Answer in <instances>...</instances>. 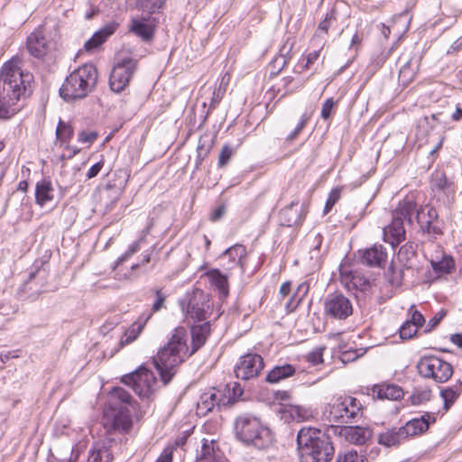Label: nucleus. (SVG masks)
<instances>
[{
  "label": "nucleus",
  "instance_id": "1",
  "mask_svg": "<svg viewBox=\"0 0 462 462\" xmlns=\"http://www.w3.org/2000/svg\"><path fill=\"white\" fill-rule=\"evenodd\" d=\"M18 58L5 63L0 72V118L9 119L19 110L18 102L26 92H31L33 77L24 72Z\"/></svg>",
  "mask_w": 462,
  "mask_h": 462
},
{
  "label": "nucleus",
  "instance_id": "2",
  "mask_svg": "<svg viewBox=\"0 0 462 462\" xmlns=\"http://www.w3.org/2000/svg\"><path fill=\"white\" fill-rule=\"evenodd\" d=\"M188 340L187 330L183 327L176 328L167 345L161 348L153 358V365L164 384L171 380L176 373V367L192 356Z\"/></svg>",
  "mask_w": 462,
  "mask_h": 462
},
{
  "label": "nucleus",
  "instance_id": "3",
  "mask_svg": "<svg viewBox=\"0 0 462 462\" xmlns=\"http://www.w3.org/2000/svg\"><path fill=\"white\" fill-rule=\"evenodd\" d=\"M296 440L301 462H329L334 456L329 437L318 429L302 428Z\"/></svg>",
  "mask_w": 462,
  "mask_h": 462
},
{
  "label": "nucleus",
  "instance_id": "4",
  "mask_svg": "<svg viewBox=\"0 0 462 462\" xmlns=\"http://www.w3.org/2000/svg\"><path fill=\"white\" fill-rule=\"evenodd\" d=\"M97 78V68L91 63H85L65 79L60 95L67 102L82 99L94 90Z\"/></svg>",
  "mask_w": 462,
  "mask_h": 462
},
{
  "label": "nucleus",
  "instance_id": "5",
  "mask_svg": "<svg viewBox=\"0 0 462 462\" xmlns=\"http://www.w3.org/2000/svg\"><path fill=\"white\" fill-rule=\"evenodd\" d=\"M236 438L246 445H253L258 449L269 448L273 441L271 430L261 420L252 415L243 414L235 421Z\"/></svg>",
  "mask_w": 462,
  "mask_h": 462
},
{
  "label": "nucleus",
  "instance_id": "6",
  "mask_svg": "<svg viewBox=\"0 0 462 462\" xmlns=\"http://www.w3.org/2000/svg\"><path fill=\"white\" fill-rule=\"evenodd\" d=\"M416 211V202L411 199L400 201L392 213V222L383 228L384 241L393 246L399 245L405 239L403 221L412 223V216Z\"/></svg>",
  "mask_w": 462,
  "mask_h": 462
},
{
  "label": "nucleus",
  "instance_id": "7",
  "mask_svg": "<svg viewBox=\"0 0 462 462\" xmlns=\"http://www.w3.org/2000/svg\"><path fill=\"white\" fill-rule=\"evenodd\" d=\"M362 410L363 406L356 398L339 397L330 405L328 419L338 424L354 423L362 417Z\"/></svg>",
  "mask_w": 462,
  "mask_h": 462
},
{
  "label": "nucleus",
  "instance_id": "8",
  "mask_svg": "<svg viewBox=\"0 0 462 462\" xmlns=\"http://www.w3.org/2000/svg\"><path fill=\"white\" fill-rule=\"evenodd\" d=\"M138 66V60L131 56L118 55L109 77L112 91L119 93L130 83Z\"/></svg>",
  "mask_w": 462,
  "mask_h": 462
},
{
  "label": "nucleus",
  "instance_id": "9",
  "mask_svg": "<svg viewBox=\"0 0 462 462\" xmlns=\"http://www.w3.org/2000/svg\"><path fill=\"white\" fill-rule=\"evenodd\" d=\"M417 369L422 377L439 383H446L453 374L452 365L434 356L421 357L417 364Z\"/></svg>",
  "mask_w": 462,
  "mask_h": 462
},
{
  "label": "nucleus",
  "instance_id": "10",
  "mask_svg": "<svg viewBox=\"0 0 462 462\" xmlns=\"http://www.w3.org/2000/svg\"><path fill=\"white\" fill-rule=\"evenodd\" d=\"M121 381L130 386L138 396L147 399L153 394L157 385L154 374L143 366L124 375Z\"/></svg>",
  "mask_w": 462,
  "mask_h": 462
},
{
  "label": "nucleus",
  "instance_id": "11",
  "mask_svg": "<svg viewBox=\"0 0 462 462\" xmlns=\"http://www.w3.org/2000/svg\"><path fill=\"white\" fill-rule=\"evenodd\" d=\"M181 305L189 318L199 321L207 319L212 310L209 295L199 288L187 292Z\"/></svg>",
  "mask_w": 462,
  "mask_h": 462
},
{
  "label": "nucleus",
  "instance_id": "12",
  "mask_svg": "<svg viewBox=\"0 0 462 462\" xmlns=\"http://www.w3.org/2000/svg\"><path fill=\"white\" fill-rule=\"evenodd\" d=\"M234 388L233 396L230 395V390L211 388L200 395L199 402L197 404V411L199 414L206 415L217 406H226L236 401V390L239 391V395L242 394L240 387Z\"/></svg>",
  "mask_w": 462,
  "mask_h": 462
},
{
  "label": "nucleus",
  "instance_id": "13",
  "mask_svg": "<svg viewBox=\"0 0 462 462\" xmlns=\"http://www.w3.org/2000/svg\"><path fill=\"white\" fill-rule=\"evenodd\" d=\"M416 219L423 235L436 238L442 234V222L439 218L437 209L430 205L416 208Z\"/></svg>",
  "mask_w": 462,
  "mask_h": 462
},
{
  "label": "nucleus",
  "instance_id": "14",
  "mask_svg": "<svg viewBox=\"0 0 462 462\" xmlns=\"http://www.w3.org/2000/svg\"><path fill=\"white\" fill-rule=\"evenodd\" d=\"M103 423L109 430L127 432L132 428V417L128 407L109 408L104 412Z\"/></svg>",
  "mask_w": 462,
  "mask_h": 462
},
{
  "label": "nucleus",
  "instance_id": "15",
  "mask_svg": "<svg viewBox=\"0 0 462 462\" xmlns=\"http://www.w3.org/2000/svg\"><path fill=\"white\" fill-rule=\"evenodd\" d=\"M263 365V359L260 355L250 353L240 357L234 372L237 378L250 380L259 375Z\"/></svg>",
  "mask_w": 462,
  "mask_h": 462
},
{
  "label": "nucleus",
  "instance_id": "16",
  "mask_svg": "<svg viewBox=\"0 0 462 462\" xmlns=\"http://www.w3.org/2000/svg\"><path fill=\"white\" fill-rule=\"evenodd\" d=\"M325 312L332 318L346 319L353 312L350 300L343 294L328 295L325 301Z\"/></svg>",
  "mask_w": 462,
  "mask_h": 462
},
{
  "label": "nucleus",
  "instance_id": "17",
  "mask_svg": "<svg viewBox=\"0 0 462 462\" xmlns=\"http://www.w3.org/2000/svg\"><path fill=\"white\" fill-rule=\"evenodd\" d=\"M307 208L304 204L299 205L298 200L291 201L280 211V221L282 226H293L300 225L305 218Z\"/></svg>",
  "mask_w": 462,
  "mask_h": 462
},
{
  "label": "nucleus",
  "instance_id": "18",
  "mask_svg": "<svg viewBox=\"0 0 462 462\" xmlns=\"http://www.w3.org/2000/svg\"><path fill=\"white\" fill-rule=\"evenodd\" d=\"M338 434L346 440L356 445H363L372 437V430L368 427L345 426Z\"/></svg>",
  "mask_w": 462,
  "mask_h": 462
},
{
  "label": "nucleus",
  "instance_id": "19",
  "mask_svg": "<svg viewBox=\"0 0 462 462\" xmlns=\"http://www.w3.org/2000/svg\"><path fill=\"white\" fill-rule=\"evenodd\" d=\"M435 422V418L431 417L429 413L421 415L420 418L410 420L402 426L406 439L425 432L430 423Z\"/></svg>",
  "mask_w": 462,
  "mask_h": 462
},
{
  "label": "nucleus",
  "instance_id": "20",
  "mask_svg": "<svg viewBox=\"0 0 462 462\" xmlns=\"http://www.w3.org/2000/svg\"><path fill=\"white\" fill-rule=\"evenodd\" d=\"M399 62L402 63L399 71V81L403 85H407L411 82L416 76L420 66V59L402 55L399 58Z\"/></svg>",
  "mask_w": 462,
  "mask_h": 462
},
{
  "label": "nucleus",
  "instance_id": "21",
  "mask_svg": "<svg viewBox=\"0 0 462 462\" xmlns=\"http://www.w3.org/2000/svg\"><path fill=\"white\" fill-rule=\"evenodd\" d=\"M151 317L152 313H149L145 316L142 315L141 317H139V319L125 331L124 335L122 336L118 343V348L116 349V351L122 348L124 346L134 342L138 337L140 333L143 331L145 324L147 323Z\"/></svg>",
  "mask_w": 462,
  "mask_h": 462
},
{
  "label": "nucleus",
  "instance_id": "22",
  "mask_svg": "<svg viewBox=\"0 0 462 462\" xmlns=\"http://www.w3.org/2000/svg\"><path fill=\"white\" fill-rule=\"evenodd\" d=\"M27 50L35 58H42L48 50L47 41L42 31H34L27 38Z\"/></svg>",
  "mask_w": 462,
  "mask_h": 462
},
{
  "label": "nucleus",
  "instance_id": "23",
  "mask_svg": "<svg viewBox=\"0 0 462 462\" xmlns=\"http://www.w3.org/2000/svg\"><path fill=\"white\" fill-rule=\"evenodd\" d=\"M387 261V253L383 245L367 248L362 255V262L371 267H383Z\"/></svg>",
  "mask_w": 462,
  "mask_h": 462
},
{
  "label": "nucleus",
  "instance_id": "24",
  "mask_svg": "<svg viewBox=\"0 0 462 462\" xmlns=\"http://www.w3.org/2000/svg\"><path fill=\"white\" fill-rule=\"evenodd\" d=\"M117 27L118 23L116 22H111L106 24L99 31L96 32L94 35L85 42L84 48L88 51L97 48L116 32Z\"/></svg>",
  "mask_w": 462,
  "mask_h": 462
},
{
  "label": "nucleus",
  "instance_id": "25",
  "mask_svg": "<svg viewBox=\"0 0 462 462\" xmlns=\"http://www.w3.org/2000/svg\"><path fill=\"white\" fill-rule=\"evenodd\" d=\"M191 355L197 352L205 343L210 333L209 322L194 325L191 328Z\"/></svg>",
  "mask_w": 462,
  "mask_h": 462
},
{
  "label": "nucleus",
  "instance_id": "26",
  "mask_svg": "<svg viewBox=\"0 0 462 462\" xmlns=\"http://www.w3.org/2000/svg\"><path fill=\"white\" fill-rule=\"evenodd\" d=\"M378 443L384 447H393L400 445L406 440L405 435L402 427L387 429L385 431L381 432L377 438Z\"/></svg>",
  "mask_w": 462,
  "mask_h": 462
},
{
  "label": "nucleus",
  "instance_id": "27",
  "mask_svg": "<svg viewBox=\"0 0 462 462\" xmlns=\"http://www.w3.org/2000/svg\"><path fill=\"white\" fill-rule=\"evenodd\" d=\"M210 286L217 290L222 297L228 295V281L227 276L220 273L218 269H211L205 273Z\"/></svg>",
  "mask_w": 462,
  "mask_h": 462
},
{
  "label": "nucleus",
  "instance_id": "28",
  "mask_svg": "<svg viewBox=\"0 0 462 462\" xmlns=\"http://www.w3.org/2000/svg\"><path fill=\"white\" fill-rule=\"evenodd\" d=\"M109 406L116 409L129 406L134 409V402L132 395L126 390L116 387L110 393Z\"/></svg>",
  "mask_w": 462,
  "mask_h": 462
},
{
  "label": "nucleus",
  "instance_id": "29",
  "mask_svg": "<svg viewBox=\"0 0 462 462\" xmlns=\"http://www.w3.org/2000/svg\"><path fill=\"white\" fill-rule=\"evenodd\" d=\"M245 248L242 245L237 244L227 248L221 257L223 260L228 259V263L224 264V266H226V269L231 270L240 265L243 257L245 256Z\"/></svg>",
  "mask_w": 462,
  "mask_h": 462
},
{
  "label": "nucleus",
  "instance_id": "30",
  "mask_svg": "<svg viewBox=\"0 0 462 462\" xmlns=\"http://www.w3.org/2000/svg\"><path fill=\"white\" fill-rule=\"evenodd\" d=\"M295 367L290 364L276 365L266 374L265 381L269 383H277L295 374Z\"/></svg>",
  "mask_w": 462,
  "mask_h": 462
},
{
  "label": "nucleus",
  "instance_id": "31",
  "mask_svg": "<svg viewBox=\"0 0 462 462\" xmlns=\"http://www.w3.org/2000/svg\"><path fill=\"white\" fill-rule=\"evenodd\" d=\"M199 462H223L220 451L214 440L203 439Z\"/></svg>",
  "mask_w": 462,
  "mask_h": 462
},
{
  "label": "nucleus",
  "instance_id": "32",
  "mask_svg": "<svg viewBox=\"0 0 462 462\" xmlns=\"http://www.w3.org/2000/svg\"><path fill=\"white\" fill-rule=\"evenodd\" d=\"M462 393V383H457L440 390L439 395L443 401V409L448 411Z\"/></svg>",
  "mask_w": 462,
  "mask_h": 462
},
{
  "label": "nucleus",
  "instance_id": "33",
  "mask_svg": "<svg viewBox=\"0 0 462 462\" xmlns=\"http://www.w3.org/2000/svg\"><path fill=\"white\" fill-rule=\"evenodd\" d=\"M53 188L51 182L48 180H42L37 182L35 187V199L36 202L43 206L46 202L52 200L53 199Z\"/></svg>",
  "mask_w": 462,
  "mask_h": 462
},
{
  "label": "nucleus",
  "instance_id": "34",
  "mask_svg": "<svg viewBox=\"0 0 462 462\" xmlns=\"http://www.w3.org/2000/svg\"><path fill=\"white\" fill-rule=\"evenodd\" d=\"M131 32L142 38L143 41H149L153 36V28L151 24L143 20L134 18L130 27Z\"/></svg>",
  "mask_w": 462,
  "mask_h": 462
},
{
  "label": "nucleus",
  "instance_id": "35",
  "mask_svg": "<svg viewBox=\"0 0 462 462\" xmlns=\"http://www.w3.org/2000/svg\"><path fill=\"white\" fill-rule=\"evenodd\" d=\"M403 394V390L396 384L381 385L378 390V397L381 399L399 400Z\"/></svg>",
  "mask_w": 462,
  "mask_h": 462
},
{
  "label": "nucleus",
  "instance_id": "36",
  "mask_svg": "<svg viewBox=\"0 0 462 462\" xmlns=\"http://www.w3.org/2000/svg\"><path fill=\"white\" fill-rule=\"evenodd\" d=\"M432 269L439 275L450 273L455 268V262L451 256L444 255L439 261L430 262Z\"/></svg>",
  "mask_w": 462,
  "mask_h": 462
},
{
  "label": "nucleus",
  "instance_id": "37",
  "mask_svg": "<svg viewBox=\"0 0 462 462\" xmlns=\"http://www.w3.org/2000/svg\"><path fill=\"white\" fill-rule=\"evenodd\" d=\"M146 233L143 231L141 236L134 241L127 249V251L122 254L116 262L115 269L117 268L121 263L130 258L134 254L141 249V246L145 243Z\"/></svg>",
  "mask_w": 462,
  "mask_h": 462
},
{
  "label": "nucleus",
  "instance_id": "38",
  "mask_svg": "<svg viewBox=\"0 0 462 462\" xmlns=\"http://www.w3.org/2000/svg\"><path fill=\"white\" fill-rule=\"evenodd\" d=\"M56 136L61 144H68L73 136V128L69 124L60 120L56 129Z\"/></svg>",
  "mask_w": 462,
  "mask_h": 462
},
{
  "label": "nucleus",
  "instance_id": "39",
  "mask_svg": "<svg viewBox=\"0 0 462 462\" xmlns=\"http://www.w3.org/2000/svg\"><path fill=\"white\" fill-rule=\"evenodd\" d=\"M430 397L431 391L430 389H416L410 396V399L412 405H420L430 401Z\"/></svg>",
  "mask_w": 462,
  "mask_h": 462
},
{
  "label": "nucleus",
  "instance_id": "40",
  "mask_svg": "<svg viewBox=\"0 0 462 462\" xmlns=\"http://www.w3.org/2000/svg\"><path fill=\"white\" fill-rule=\"evenodd\" d=\"M112 460V454L106 448H102L97 450H93L88 459V462H110Z\"/></svg>",
  "mask_w": 462,
  "mask_h": 462
},
{
  "label": "nucleus",
  "instance_id": "41",
  "mask_svg": "<svg viewBox=\"0 0 462 462\" xmlns=\"http://www.w3.org/2000/svg\"><path fill=\"white\" fill-rule=\"evenodd\" d=\"M165 0H137L139 7L149 14L155 13L161 9Z\"/></svg>",
  "mask_w": 462,
  "mask_h": 462
},
{
  "label": "nucleus",
  "instance_id": "42",
  "mask_svg": "<svg viewBox=\"0 0 462 462\" xmlns=\"http://www.w3.org/2000/svg\"><path fill=\"white\" fill-rule=\"evenodd\" d=\"M336 20V10L332 8L326 14L325 18L319 23L317 32H322L327 34L328 32V29Z\"/></svg>",
  "mask_w": 462,
  "mask_h": 462
},
{
  "label": "nucleus",
  "instance_id": "43",
  "mask_svg": "<svg viewBox=\"0 0 462 462\" xmlns=\"http://www.w3.org/2000/svg\"><path fill=\"white\" fill-rule=\"evenodd\" d=\"M325 348L326 347L322 346H317L308 354L307 360L313 365H317L323 363V352Z\"/></svg>",
  "mask_w": 462,
  "mask_h": 462
},
{
  "label": "nucleus",
  "instance_id": "44",
  "mask_svg": "<svg viewBox=\"0 0 462 462\" xmlns=\"http://www.w3.org/2000/svg\"><path fill=\"white\" fill-rule=\"evenodd\" d=\"M155 300L152 305V312H158L164 308L166 294L161 289L154 290Z\"/></svg>",
  "mask_w": 462,
  "mask_h": 462
},
{
  "label": "nucleus",
  "instance_id": "45",
  "mask_svg": "<svg viewBox=\"0 0 462 462\" xmlns=\"http://www.w3.org/2000/svg\"><path fill=\"white\" fill-rule=\"evenodd\" d=\"M417 330L418 328L407 320L400 328V337L402 339H410L417 333Z\"/></svg>",
  "mask_w": 462,
  "mask_h": 462
},
{
  "label": "nucleus",
  "instance_id": "46",
  "mask_svg": "<svg viewBox=\"0 0 462 462\" xmlns=\"http://www.w3.org/2000/svg\"><path fill=\"white\" fill-rule=\"evenodd\" d=\"M232 155H233V149L227 144L224 145L219 152V155H218V162H217L218 167L226 166L228 163V162L230 161Z\"/></svg>",
  "mask_w": 462,
  "mask_h": 462
},
{
  "label": "nucleus",
  "instance_id": "47",
  "mask_svg": "<svg viewBox=\"0 0 462 462\" xmlns=\"http://www.w3.org/2000/svg\"><path fill=\"white\" fill-rule=\"evenodd\" d=\"M310 118V115L308 113H304L295 129L287 136L288 141H293L297 135L301 132V130L305 127L306 124Z\"/></svg>",
  "mask_w": 462,
  "mask_h": 462
},
{
  "label": "nucleus",
  "instance_id": "48",
  "mask_svg": "<svg viewBox=\"0 0 462 462\" xmlns=\"http://www.w3.org/2000/svg\"><path fill=\"white\" fill-rule=\"evenodd\" d=\"M340 196H341V190L339 189H333L330 191L329 196L327 199L325 208H324L325 214H328L331 210L333 206L339 200Z\"/></svg>",
  "mask_w": 462,
  "mask_h": 462
},
{
  "label": "nucleus",
  "instance_id": "49",
  "mask_svg": "<svg viewBox=\"0 0 462 462\" xmlns=\"http://www.w3.org/2000/svg\"><path fill=\"white\" fill-rule=\"evenodd\" d=\"M410 312L411 314V317L410 319H408V321L416 326L417 328L421 327L425 322V319L422 316V314L417 310H415L413 305L410 308Z\"/></svg>",
  "mask_w": 462,
  "mask_h": 462
},
{
  "label": "nucleus",
  "instance_id": "50",
  "mask_svg": "<svg viewBox=\"0 0 462 462\" xmlns=\"http://www.w3.org/2000/svg\"><path fill=\"white\" fill-rule=\"evenodd\" d=\"M363 461L356 451H348L338 455L337 462H361Z\"/></svg>",
  "mask_w": 462,
  "mask_h": 462
},
{
  "label": "nucleus",
  "instance_id": "51",
  "mask_svg": "<svg viewBox=\"0 0 462 462\" xmlns=\"http://www.w3.org/2000/svg\"><path fill=\"white\" fill-rule=\"evenodd\" d=\"M225 95V88L221 89V86L218 87L217 89H214L212 92V97L209 104V109H215L216 106L219 104L221 99Z\"/></svg>",
  "mask_w": 462,
  "mask_h": 462
},
{
  "label": "nucleus",
  "instance_id": "52",
  "mask_svg": "<svg viewBox=\"0 0 462 462\" xmlns=\"http://www.w3.org/2000/svg\"><path fill=\"white\" fill-rule=\"evenodd\" d=\"M97 134L96 132L81 131L78 135V140L80 143H92L96 141Z\"/></svg>",
  "mask_w": 462,
  "mask_h": 462
},
{
  "label": "nucleus",
  "instance_id": "53",
  "mask_svg": "<svg viewBox=\"0 0 462 462\" xmlns=\"http://www.w3.org/2000/svg\"><path fill=\"white\" fill-rule=\"evenodd\" d=\"M334 105H335V102H334L333 98L326 99V101L323 103L322 108H321V117L323 119L326 120L330 116V114H331Z\"/></svg>",
  "mask_w": 462,
  "mask_h": 462
},
{
  "label": "nucleus",
  "instance_id": "54",
  "mask_svg": "<svg viewBox=\"0 0 462 462\" xmlns=\"http://www.w3.org/2000/svg\"><path fill=\"white\" fill-rule=\"evenodd\" d=\"M307 291H308V286L305 283H301L300 285H299L298 291L301 292L302 295L297 300L296 302H294L295 296H293L290 300V301L287 303V308L289 309L291 305H292V309L296 308L301 301L303 296L307 293Z\"/></svg>",
  "mask_w": 462,
  "mask_h": 462
},
{
  "label": "nucleus",
  "instance_id": "55",
  "mask_svg": "<svg viewBox=\"0 0 462 462\" xmlns=\"http://www.w3.org/2000/svg\"><path fill=\"white\" fill-rule=\"evenodd\" d=\"M444 316H445V312L443 310H441V311L438 312L432 319H430L427 324L426 332H430L435 327H437Z\"/></svg>",
  "mask_w": 462,
  "mask_h": 462
},
{
  "label": "nucleus",
  "instance_id": "56",
  "mask_svg": "<svg viewBox=\"0 0 462 462\" xmlns=\"http://www.w3.org/2000/svg\"><path fill=\"white\" fill-rule=\"evenodd\" d=\"M293 412H294V414H296L298 419H300L301 420H309L312 416L311 411L310 410L305 409L300 406H296L293 409Z\"/></svg>",
  "mask_w": 462,
  "mask_h": 462
},
{
  "label": "nucleus",
  "instance_id": "57",
  "mask_svg": "<svg viewBox=\"0 0 462 462\" xmlns=\"http://www.w3.org/2000/svg\"><path fill=\"white\" fill-rule=\"evenodd\" d=\"M104 166V162L102 161L95 163L93 166H91V168L87 172V178L88 180L96 177L101 171V169L103 168Z\"/></svg>",
  "mask_w": 462,
  "mask_h": 462
},
{
  "label": "nucleus",
  "instance_id": "58",
  "mask_svg": "<svg viewBox=\"0 0 462 462\" xmlns=\"http://www.w3.org/2000/svg\"><path fill=\"white\" fill-rule=\"evenodd\" d=\"M225 213H226L225 205H220L217 208H215L214 211L211 213L210 219L212 221H217L224 216Z\"/></svg>",
  "mask_w": 462,
  "mask_h": 462
},
{
  "label": "nucleus",
  "instance_id": "59",
  "mask_svg": "<svg viewBox=\"0 0 462 462\" xmlns=\"http://www.w3.org/2000/svg\"><path fill=\"white\" fill-rule=\"evenodd\" d=\"M357 355L355 351H345L341 355V360L344 363L354 361L357 358Z\"/></svg>",
  "mask_w": 462,
  "mask_h": 462
},
{
  "label": "nucleus",
  "instance_id": "60",
  "mask_svg": "<svg viewBox=\"0 0 462 462\" xmlns=\"http://www.w3.org/2000/svg\"><path fill=\"white\" fill-rule=\"evenodd\" d=\"M320 51H314L310 52L307 56L306 66L310 68L319 57Z\"/></svg>",
  "mask_w": 462,
  "mask_h": 462
},
{
  "label": "nucleus",
  "instance_id": "61",
  "mask_svg": "<svg viewBox=\"0 0 462 462\" xmlns=\"http://www.w3.org/2000/svg\"><path fill=\"white\" fill-rule=\"evenodd\" d=\"M156 462H172L171 451L165 449Z\"/></svg>",
  "mask_w": 462,
  "mask_h": 462
},
{
  "label": "nucleus",
  "instance_id": "62",
  "mask_svg": "<svg viewBox=\"0 0 462 462\" xmlns=\"http://www.w3.org/2000/svg\"><path fill=\"white\" fill-rule=\"evenodd\" d=\"M291 283L290 282H285L281 285L280 294L282 297L287 296L291 291Z\"/></svg>",
  "mask_w": 462,
  "mask_h": 462
},
{
  "label": "nucleus",
  "instance_id": "63",
  "mask_svg": "<svg viewBox=\"0 0 462 462\" xmlns=\"http://www.w3.org/2000/svg\"><path fill=\"white\" fill-rule=\"evenodd\" d=\"M403 254H411V255L414 254V251L411 245H404L402 246L399 250V255H402Z\"/></svg>",
  "mask_w": 462,
  "mask_h": 462
},
{
  "label": "nucleus",
  "instance_id": "64",
  "mask_svg": "<svg viewBox=\"0 0 462 462\" xmlns=\"http://www.w3.org/2000/svg\"><path fill=\"white\" fill-rule=\"evenodd\" d=\"M451 342L462 348V334H454L450 338Z\"/></svg>",
  "mask_w": 462,
  "mask_h": 462
}]
</instances>
